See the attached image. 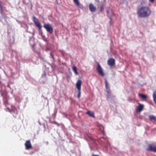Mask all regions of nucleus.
<instances>
[{
    "label": "nucleus",
    "instance_id": "1",
    "mask_svg": "<svg viewBox=\"0 0 156 156\" xmlns=\"http://www.w3.org/2000/svg\"><path fill=\"white\" fill-rule=\"evenodd\" d=\"M137 13L140 17H145L150 14L151 10H138Z\"/></svg>",
    "mask_w": 156,
    "mask_h": 156
},
{
    "label": "nucleus",
    "instance_id": "2",
    "mask_svg": "<svg viewBox=\"0 0 156 156\" xmlns=\"http://www.w3.org/2000/svg\"><path fill=\"white\" fill-rule=\"evenodd\" d=\"M105 87L106 89V92L107 93V98H108L111 95V91L109 87L108 86V83L107 80L105 79Z\"/></svg>",
    "mask_w": 156,
    "mask_h": 156
},
{
    "label": "nucleus",
    "instance_id": "3",
    "mask_svg": "<svg viewBox=\"0 0 156 156\" xmlns=\"http://www.w3.org/2000/svg\"><path fill=\"white\" fill-rule=\"evenodd\" d=\"M43 27L50 34H52L53 31V29L49 23H45Z\"/></svg>",
    "mask_w": 156,
    "mask_h": 156
},
{
    "label": "nucleus",
    "instance_id": "4",
    "mask_svg": "<svg viewBox=\"0 0 156 156\" xmlns=\"http://www.w3.org/2000/svg\"><path fill=\"white\" fill-rule=\"evenodd\" d=\"M107 63L108 66L112 67L115 64V60L113 58H109L107 61Z\"/></svg>",
    "mask_w": 156,
    "mask_h": 156
},
{
    "label": "nucleus",
    "instance_id": "5",
    "mask_svg": "<svg viewBox=\"0 0 156 156\" xmlns=\"http://www.w3.org/2000/svg\"><path fill=\"white\" fill-rule=\"evenodd\" d=\"M25 146L26 150H29L33 148L30 140H27L26 141L25 144Z\"/></svg>",
    "mask_w": 156,
    "mask_h": 156
},
{
    "label": "nucleus",
    "instance_id": "6",
    "mask_svg": "<svg viewBox=\"0 0 156 156\" xmlns=\"http://www.w3.org/2000/svg\"><path fill=\"white\" fill-rule=\"evenodd\" d=\"M33 21L35 25L38 27L39 30H41L42 28V26L38 21L37 19H36L35 16L33 17Z\"/></svg>",
    "mask_w": 156,
    "mask_h": 156
},
{
    "label": "nucleus",
    "instance_id": "7",
    "mask_svg": "<svg viewBox=\"0 0 156 156\" xmlns=\"http://www.w3.org/2000/svg\"><path fill=\"white\" fill-rule=\"evenodd\" d=\"M147 150L148 151L156 152V147L153 146L151 144H149L148 146V148H147Z\"/></svg>",
    "mask_w": 156,
    "mask_h": 156
},
{
    "label": "nucleus",
    "instance_id": "8",
    "mask_svg": "<svg viewBox=\"0 0 156 156\" xmlns=\"http://www.w3.org/2000/svg\"><path fill=\"white\" fill-rule=\"evenodd\" d=\"M98 73L102 76H104L105 74L103 71V70L101 67L100 64L98 63Z\"/></svg>",
    "mask_w": 156,
    "mask_h": 156
},
{
    "label": "nucleus",
    "instance_id": "9",
    "mask_svg": "<svg viewBox=\"0 0 156 156\" xmlns=\"http://www.w3.org/2000/svg\"><path fill=\"white\" fill-rule=\"evenodd\" d=\"M81 83L82 81L80 80H78L76 83V87L78 90V91L81 90Z\"/></svg>",
    "mask_w": 156,
    "mask_h": 156
},
{
    "label": "nucleus",
    "instance_id": "10",
    "mask_svg": "<svg viewBox=\"0 0 156 156\" xmlns=\"http://www.w3.org/2000/svg\"><path fill=\"white\" fill-rule=\"evenodd\" d=\"M7 108L9 112H13L16 114H18L16 108L14 106H12L11 109H10L9 108Z\"/></svg>",
    "mask_w": 156,
    "mask_h": 156
},
{
    "label": "nucleus",
    "instance_id": "11",
    "mask_svg": "<svg viewBox=\"0 0 156 156\" xmlns=\"http://www.w3.org/2000/svg\"><path fill=\"white\" fill-rule=\"evenodd\" d=\"M139 105L137 107L136 110L137 112H140L144 108V105L139 103Z\"/></svg>",
    "mask_w": 156,
    "mask_h": 156
},
{
    "label": "nucleus",
    "instance_id": "12",
    "mask_svg": "<svg viewBox=\"0 0 156 156\" xmlns=\"http://www.w3.org/2000/svg\"><path fill=\"white\" fill-rule=\"evenodd\" d=\"M149 118L150 121L154 122L156 121V118L153 115H150L149 116Z\"/></svg>",
    "mask_w": 156,
    "mask_h": 156
},
{
    "label": "nucleus",
    "instance_id": "13",
    "mask_svg": "<svg viewBox=\"0 0 156 156\" xmlns=\"http://www.w3.org/2000/svg\"><path fill=\"white\" fill-rule=\"evenodd\" d=\"M86 113L91 117H94V113L90 111H88L86 112Z\"/></svg>",
    "mask_w": 156,
    "mask_h": 156
},
{
    "label": "nucleus",
    "instance_id": "14",
    "mask_svg": "<svg viewBox=\"0 0 156 156\" xmlns=\"http://www.w3.org/2000/svg\"><path fill=\"white\" fill-rule=\"evenodd\" d=\"M99 130L101 131V133L103 135L105 134V132L104 131V128L102 126H99Z\"/></svg>",
    "mask_w": 156,
    "mask_h": 156
},
{
    "label": "nucleus",
    "instance_id": "15",
    "mask_svg": "<svg viewBox=\"0 0 156 156\" xmlns=\"http://www.w3.org/2000/svg\"><path fill=\"white\" fill-rule=\"evenodd\" d=\"M139 96L142 99H146L147 98L146 95L141 94H138Z\"/></svg>",
    "mask_w": 156,
    "mask_h": 156
},
{
    "label": "nucleus",
    "instance_id": "16",
    "mask_svg": "<svg viewBox=\"0 0 156 156\" xmlns=\"http://www.w3.org/2000/svg\"><path fill=\"white\" fill-rule=\"evenodd\" d=\"M90 10H96V8L92 4H90L89 5Z\"/></svg>",
    "mask_w": 156,
    "mask_h": 156
},
{
    "label": "nucleus",
    "instance_id": "17",
    "mask_svg": "<svg viewBox=\"0 0 156 156\" xmlns=\"http://www.w3.org/2000/svg\"><path fill=\"white\" fill-rule=\"evenodd\" d=\"M72 69L76 75H78V72L77 71L76 67V66H74L73 67Z\"/></svg>",
    "mask_w": 156,
    "mask_h": 156
},
{
    "label": "nucleus",
    "instance_id": "18",
    "mask_svg": "<svg viewBox=\"0 0 156 156\" xmlns=\"http://www.w3.org/2000/svg\"><path fill=\"white\" fill-rule=\"evenodd\" d=\"M153 97V100L155 103L156 104V90L154 92Z\"/></svg>",
    "mask_w": 156,
    "mask_h": 156
},
{
    "label": "nucleus",
    "instance_id": "19",
    "mask_svg": "<svg viewBox=\"0 0 156 156\" xmlns=\"http://www.w3.org/2000/svg\"><path fill=\"white\" fill-rule=\"evenodd\" d=\"M75 4L77 6H79L80 5V3L79 0H73Z\"/></svg>",
    "mask_w": 156,
    "mask_h": 156
},
{
    "label": "nucleus",
    "instance_id": "20",
    "mask_svg": "<svg viewBox=\"0 0 156 156\" xmlns=\"http://www.w3.org/2000/svg\"><path fill=\"white\" fill-rule=\"evenodd\" d=\"M149 9L147 6H142L141 7L140 10H149Z\"/></svg>",
    "mask_w": 156,
    "mask_h": 156
},
{
    "label": "nucleus",
    "instance_id": "21",
    "mask_svg": "<svg viewBox=\"0 0 156 156\" xmlns=\"http://www.w3.org/2000/svg\"><path fill=\"white\" fill-rule=\"evenodd\" d=\"M9 103L7 99H5V100H4V104L6 106Z\"/></svg>",
    "mask_w": 156,
    "mask_h": 156
},
{
    "label": "nucleus",
    "instance_id": "22",
    "mask_svg": "<svg viewBox=\"0 0 156 156\" xmlns=\"http://www.w3.org/2000/svg\"><path fill=\"white\" fill-rule=\"evenodd\" d=\"M80 93H81L80 91H78L77 97L79 98H80Z\"/></svg>",
    "mask_w": 156,
    "mask_h": 156
},
{
    "label": "nucleus",
    "instance_id": "23",
    "mask_svg": "<svg viewBox=\"0 0 156 156\" xmlns=\"http://www.w3.org/2000/svg\"><path fill=\"white\" fill-rule=\"evenodd\" d=\"M50 55H51V56L52 57V58H53V59L54 60V55H53V54H52V52H51L50 53Z\"/></svg>",
    "mask_w": 156,
    "mask_h": 156
},
{
    "label": "nucleus",
    "instance_id": "24",
    "mask_svg": "<svg viewBox=\"0 0 156 156\" xmlns=\"http://www.w3.org/2000/svg\"><path fill=\"white\" fill-rule=\"evenodd\" d=\"M51 123L54 124H57V122L55 121H52L51 122Z\"/></svg>",
    "mask_w": 156,
    "mask_h": 156
},
{
    "label": "nucleus",
    "instance_id": "25",
    "mask_svg": "<svg viewBox=\"0 0 156 156\" xmlns=\"http://www.w3.org/2000/svg\"><path fill=\"white\" fill-rule=\"evenodd\" d=\"M110 18V24H111V22L112 21V19L111 18Z\"/></svg>",
    "mask_w": 156,
    "mask_h": 156
},
{
    "label": "nucleus",
    "instance_id": "26",
    "mask_svg": "<svg viewBox=\"0 0 156 156\" xmlns=\"http://www.w3.org/2000/svg\"><path fill=\"white\" fill-rule=\"evenodd\" d=\"M45 76H46V73H44L42 75V77Z\"/></svg>",
    "mask_w": 156,
    "mask_h": 156
},
{
    "label": "nucleus",
    "instance_id": "27",
    "mask_svg": "<svg viewBox=\"0 0 156 156\" xmlns=\"http://www.w3.org/2000/svg\"><path fill=\"white\" fill-rule=\"evenodd\" d=\"M151 2H153L154 1V0H149Z\"/></svg>",
    "mask_w": 156,
    "mask_h": 156
},
{
    "label": "nucleus",
    "instance_id": "28",
    "mask_svg": "<svg viewBox=\"0 0 156 156\" xmlns=\"http://www.w3.org/2000/svg\"><path fill=\"white\" fill-rule=\"evenodd\" d=\"M91 156H98L97 155H94V154H93Z\"/></svg>",
    "mask_w": 156,
    "mask_h": 156
},
{
    "label": "nucleus",
    "instance_id": "29",
    "mask_svg": "<svg viewBox=\"0 0 156 156\" xmlns=\"http://www.w3.org/2000/svg\"><path fill=\"white\" fill-rule=\"evenodd\" d=\"M60 51H61V52H62H62H63V50Z\"/></svg>",
    "mask_w": 156,
    "mask_h": 156
},
{
    "label": "nucleus",
    "instance_id": "30",
    "mask_svg": "<svg viewBox=\"0 0 156 156\" xmlns=\"http://www.w3.org/2000/svg\"><path fill=\"white\" fill-rule=\"evenodd\" d=\"M144 3V2H141V4H142Z\"/></svg>",
    "mask_w": 156,
    "mask_h": 156
},
{
    "label": "nucleus",
    "instance_id": "31",
    "mask_svg": "<svg viewBox=\"0 0 156 156\" xmlns=\"http://www.w3.org/2000/svg\"><path fill=\"white\" fill-rule=\"evenodd\" d=\"M96 69L98 70V66L96 68Z\"/></svg>",
    "mask_w": 156,
    "mask_h": 156
},
{
    "label": "nucleus",
    "instance_id": "32",
    "mask_svg": "<svg viewBox=\"0 0 156 156\" xmlns=\"http://www.w3.org/2000/svg\"><path fill=\"white\" fill-rule=\"evenodd\" d=\"M91 11H95V10H91Z\"/></svg>",
    "mask_w": 156,
    "mask_h": 156
},
{
    "label": "nucleus",
    "instance_id": "33",
    "mask_svg": "<svg viewBox=\"0 0 156 156\" xmlns=\"http://www.w3.org/2000/svg\"><path fill=\"white\" fill-rule=\"evenodd\" d=\"M107 12L108 13V11H107Z\"/></svg>",
    "mask_w": 156,
    "mask_h": 156
}]
</instances>
